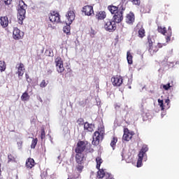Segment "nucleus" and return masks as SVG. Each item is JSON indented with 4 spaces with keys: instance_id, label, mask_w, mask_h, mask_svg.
<instances>
[{
    "instance_id": "obj_39",
    "label": "nucleus",
    "mask_w": 179,
    "mask_h": 179,
    "mask_svg": "<svg viewBox=\"0 0 179 179\" xmlns=\"http://www.w3.org/2000/svg\"><path fill=\"white\" fill-rule=\"evenodd\" d=\"M130 2H132L133 5H141V0H129Z\"/></svg>"
},
{
    "instance_id": "obj_1",
    "label": "nucleus",
    "mask_w": 179,
    "mask_h": 179,
    "mask_svg": "<svg viewBox=\"0 0 179 179\" xmlns=\"http://www.w3.org/2000/svg\"><path fill=\"white\" fill-rule=\"evenodd\" d=\"M26 9H27V5H26V3H24V1H23L22 0L20 1L17 14V18L18 20H20V24H22V23H23V20H24V18L26 17Z\"/></svg>"
},
{
    "instance_id": "obj_55",
    "label": "nucleus",
    "mask_w": 179,
    "mask_h": 179,
    "mask_svg": "<svg viewBox=\"0 0 179 179\" xmlns=\"http://www.w3.org/2000/svg\"><path fill=\"white\" fill-rule=\"evenodd\" d=\"M68 179H69V178H68Z\"/></svg>"
},
{
    "instance_id": "obj_7",
    "label": "nucleus",
    "mask_w": 179,
    "mask_h": 179,
    "mask_svg": "<svg viewBox=\"0 0 179 179\" xmlns=\"http://www.w3.org/2000/svg\"><path fill=\"white\" fill-rule=\"evenodd\" d=\"M108 10L112 15H115L120 10H125V6L123 3H120L117 7L115 6H108Z\"/></svg>"
},
{
    "instance_id": "obj_10",
    "label": "nucleus",
    "mask_w": 179,
    "mask_h": 179,
    "mask_svg": "<svg viewBox=\"0 0 179 179\" xmlns=\"http://www.w3.org/2000/svg\"><path fill=\"white\" fill-rule=\"evenodd\" d=\"M24 36L23 32L20 31L17 27L13 29V37L14 40H20Z\"/></svg>"
},
{
    "instance_id": "obj_54",
    "label": "nucleus",
    "mask_w": 179,
    "mask_h": 179,
    "mask_svg": "<svg viewBox=\"0 0 179 179\" xmlns=\"http://www.w3.org/2000/svg\"><path fill=\"white\" fill-rule=\"evenodd\" d=\"M176 64H179V62H176Z\"/></svg>"
},
{
    "instance_id": "obj_29",
    "label": "nucleus",
    "mask_w": 179,
    "mask_h": 179,
    "mask_svg": "<svg viewBox=\"0 0 179 179\" xmlns=\"http://www.w3.org/2000/svg\"><path fill=\"white\" fill-rule=\"evenodd\" d=\"M148 51L151 55H153L155 52H157V48L156 46H150L149 47Z\"/></svg>"
},
{
    "instance_id": "obj_13",
    "label": "nucleus",
    "mask_w": 179,
    "mask_h": 179,
    "mask_svg": "<svg viewBox=\"0 0 179 179\" xmlns=\"http://www.w3.org/2000/svg\"><path fill=\"white\" fill-rule=\"evenodd\" d=\"M111 82L113 86H121V85H122V78L120 76L113 77Z\"/></svg>"
},
{
    "instance_id": "obj_17",
    "label": "nucleus",
    "mask_w": 179,
    "mask_h": 179,
    "mask_svg": "<svg viewBox=\"0 0 179 179\" xmlns=\"http://www.w3.org/2000/svg\"><path fill=\"white\" fill-rule=\"evenodd\" d=\"M134 22H135V15H134V13H129L127 15L126 22L129 24H132Z\"/></svg>"
},
{
    "instance_id": "obj_35",
    "label": "nucleus",
    "mask_w": 179,
    "mask_h": 179,
    "mask_svg": "<svg viewBox=\"0 0 179 179\" xmlns=\"http://www.w3.org/2000/svg\"><path fill=\"white\" fill-rule=\"evenodd\" d=\"M45 54L48 57H54V52H52V50H51V49H47L45 51Z\"/></svg>"
},
{
    "instance_id": "obj_53",
    "label": "nucleus",
    "mask_w": 179,
    "mask_h": 179,
    "mask_svg": "<svg viewBox=\"0 0 179 179\" xmlns=\"http://www.w3.org/2000/svg\"><path fill=\"white\" fill-rule=\"evenodd\" d=\"M129 89H131V86H129Z\"/></svg>"
},
{
    "instance_id": "obj_30",
    "label": "nucleus",
    "mask_w": 179,
    "mask_h": 179,
    "mask_svg": "<svg viewBox=\"0 0 179 179\" xmlns=\"http://www.w3.org/2000/svg\"><path fill=\"white\" fill-rule=\"evenodd\" d=\"M158 31L159 33H161L162 34H163L164 36H166V33H167V31H166V27H158Z\"/></svg>"
},
{
    "instance_id": "obj_18",
    "label": "nucleus",
    "mask_w": 179,
    "mask_h": 179,
    "mask_svg": "<svg viewBox=\"0 0 179 179\" xmlns=\"http://www.w3.org/2000/svg\"><path fill=\"white\" fill-rule=\"evenodd\" d=\"M106 17L107 14L105 11H99L96 14V18L98 19V20H103Z\"/></svg>"
},
{
    "instance_id": "obj_12",
    "label": "nucleus",
    "mask_w": 179,
    "mask_h": 179,
    "mask_svg": "<svg viewBox=\"0 0 179 179\" xmlns=\"http://www.w3.org/2000/svg\"><path fill=\"white\" fill-rule=\"evenodd\" d=\"M132 136H134V132H129L128 129H124L122 137L123 141H131V139H132Z\"/></svg>"
},
{
    "instance_id": "obj_37",
    "label": "nucleus",
    "mask_w": 179,
    "mask_h": 179,
    "mask_svg": "<svg viewBox=\"0 0 179 179\" xmlns=\"http://www.w3.org/2000/svg\"><path fill=\"white\" fill-rule=\"evenodd\" d=\"M159 106L161 108V110L163 111L164 110V105L163 103V100L158 99Z\"/></svg>"
},
{
    "instance_id": "obj_45",
    "label": "nucleus",
    "mask_w": 179,
    "mask_h": 179,
    "mask_svg": "<svg viewBox=\"0 0 179 179\" xmlns=\"http://www.w3.org/2000/svg\"><path fill=\"white\" fill-rule=\"evenodd\" d=\"M17 145L18 146V149H21L22 148V141L17 142Z\"/></svg>"
},
{
    "instance_id": "obj_26",
    "label": "nucleus",
    "mask_w": 179,
    "mask_h": 179,
    "mask_svg": "<svg viewBox=\"0 0 179 179\" xmlns=\"http://www.w3.org/2000/svg\"><path fill=\"white\" fill-rule=\"evenodd\" d=\"M171 34H172L171 27H169L167 36L166 37V43H169V41H170L171 38Z\"/></svg>"
},
{
    "instance_id": "obj_31",
    "label": "nucleus",
    "mask_w": 179,
    "mask_h": 179,
    "mask_svg": "<svg viewBox=\"0 0 179 179\" xmlns=\"http://www.w3.org/2000/svg\"><path fill=\"white\" fill-rule=\"evenodd\" d=\"M21 100H22V101H27V100H29V94L26 92H24L21 96Z\"/></svg>"
},
{
    "instance_id": "obj_21",
    "label": "nucleus",
    "mask_w": 179,
    "mask_h": 179,
    "mask_svg": "<svg viewBox=\"0 0 179 179\" xmlns=\"http://www.w3.org/2000/svg\"><path fill=\"white\" fill-rule=\"evenodd\" d=\"M97 174H98L97 176L98 178H104V177L107 178L108 177L107 174H110V173H106V171H104V169H99Z\"/></svg>"
},
{
    "instance_id": "obj_14",
    "label": "nucleus",
    "mask_w": 179,
    "mask_h": 179,
    "mask_svg": "<svg viewBox=\"0 0 179 179\" xmlns=\"http://www.w3.org/2000/svg\"><path fill=\"white\" fill-rule=\"evenodd\" d=\"M84 166L83 164H78L76 166V171H78L77 174H76L74 176V178H79L80 176V173H82V171H83V169H84Z\"/></svg>"
},
{
    "instance_id": "obj_23",
    "label": "nucleus",
    "mask_w": 179,
    "mask_h": 179,
    "mask_svg": "<svg viewBox=\"0 0 179 179\" xmlns=\"http://www.w3.org/2000/svg\"><path fill=\"white\" fill-rule=\"evenodd\" d=\"M1 25L3 26V27H6L9 23V21L8 20V17H1Z\"/></svg>"
},
{
    "instance_id": "obj_4",
    "label": "nucleus",
    "mask_w": 179,
    "mask_h": 179,
    "mask_svg": "<svg viewBox=\"0 0 179 179\" xmlns=\"http://www.w3.org/2000/svg\"><path fill=\"white\" fill-rule=\"evenodd\" d=\"M90 146V144L87 141H79L76 148V153H82L85 152Z\"/></svg>"
},
{
    "instance_id": "obj_46",
    "label": "nucleus",
    "mask_w": 179,
    "mask_h": 179,
    "mask_svg": "<svg viewBox=\"0 0 179 179\" xmlns=\"http://www.w3.org/2000/svg\"><path fill=\"white\" fill-rule=\"evenodd\" d=\"M106 176H108V177L106 178V179H114V178H113V175L111 174H106Z\"/></svg>"
},
{
    "instance_id": "obj_2",
    "label": "nucleus",
    "mask_w": 179,
    "mask_h": 179,
    "mask_svg": "<svg viewBox=\"0 0 179 179\" xmlns=\"http://www.w3.org/2000/svg\"><path fill=\"white\" fill-rule=\"evenodd\" d=\"M104 137V130L101 129L94 132L93 136L92 145L97 146L100 143V141H103Z\"/></svg>"
},
{
    "instance_id": "obj_8",
    "label": "nucleus",
    "mask_w": 179,
    "mask_h": 179,
    "mask_svg": "<svg viewBox=\"0 0 179 179\" xmlns=\"http://www.w3.org/2000/svg\"><path fill=\"white\" fill-rule=\"evenodd\" d=\"M49 19L52 22V23H60L61 18L59 17V13L52 11L49 15Z\"/></svg>"
},
{
    "instance_id": "obj_41",
    "label": "nucleus",
    "mask_w": 179,
    "mask_h": 179,
    "mask_svg": "<svg viewBox=\"0 0 179 179\" xmlns=\"http://www.w3.org/2000/svg\"><path fill=\"white\" fill-rule=\"evenodd\" d=\"M170 87H171V85H170V83L163 85V89H164V90H169Z\"/></svg>"
},
{
    "instance_id": "obj_33",
    "label": "nucleus",
    "mask_w": 179,
    "mask_h": 179,
    "mask_svg": "<svg viewBox=\"0 0 179 179\" xmlns=\"http://www.w3.org/2000/svg\"><path fill=\"white\" fill-rule=\"evenodd\" d=\"M138 36L141 38H143V37H145V29L143 28H141L138 30Z\"/></svg>"
},
{
    "instance_id": "obj_40",
    "label": "nucleus",
    "mask_w": 179,
    "mask_h": 179,
    "mask_svg": "<svg viewBox=\"0 0 179 179\" xmlns=\"http://www.w3.org/2000/svg\"><path fill=\"white\" fill-rule=\"evenodd\" d=\"M44 138H45V130H44V128H42L41 133V138L44 139Z\"/></svg>"
},
{
    "instance_id": "obj_47",
    "label": "nucleus",
    "mask_w": 179,
    "mask_h": 179,
    "mask_svg": "<svg viewBox=\"0 0 179 179\" xmlns=\"http://www.w3.org/2000/svg\"><path fill=\"white\" fill-rule=\"evenodd\" d=\"M48 75H51V73H52V71L51 69L48 70L47 72Z\"/></svg>"
},
{
    "instance_id": "obj_20",
    "label": "nucleus",
    "mask_w": 179,
    "mask_h": 179,
    "mask_svg": "<svg viewBox=\"0 0 179 179\" xmlns=\"http://www.w3.org/2000/svg\"><path fill=\"white\" fill-rule=\"evenodd\" d=\"M84 129L88 132H93L94 131V125L86 122L84 124Z\"/></svg>"
},
{
    "instance_id": "obj_42",
    "label": "nucleus",
    "mask_w": 179,
    "mask_h": 179,
    "mask_svg": "<svg viewBox=\"0 0 179 179\" xmlns=\"http://www.w3.org/2000/svg\"><path fill=\"white\" fill-rule=\"evenodd\" d=\"M148 44H149V47H152V46H153V42L152 41V39L150 38H149L148 37Z\"/></svg>"
},
{
    "instance_id": "obj_48",
    "label": "nucleus",
    "mask_w": 179,
    "mask_h": 179,
    "mask_svg": "<svg viewBox=\"0 0 179 179\" xmlns=\"http://www.w3.org/2000/svg\"><path fill=\"white\" fill-rule=\"evenodd\" d=\"M38 100H39V101H41V103H43V99H41V97L38 96Z\"/></svg>"
},
{
    "instance_id": "obj_11",
    "label": "nucleus",
    "mask_w": 179,
    "mask_h": 179,
    "mask_svg": "<svg viewBox=\"0 0 179 179\" xmlns=\"http://www.w3.org/2000/svg\"><path fill=\"white\" fill-rule=\"evenodd\" d=\"M66 17L69 24H72V22L75 20V12L73 10H69L66 14Z\"/></svg>"
},
{
    "instance_id": "obj_51",
    "label": "nucleus",
    "mask_w": 179,
    "mask_h": 179,
    "mask_svg": "<svg viewBox=\"0 0 179 179\" xmlns=\"http://www.w3.org/2000/svg\"><path fill=\"white\" fill-rule=\"evenodd\" d=\"M26 79H27V80L29 79V76L27 75V74H26Z\"/></svg>"
},
{
    "instance_id": "obj_22",
    "label": "nucleus",
    "mask_w": 179,
    "mask_h": 179,
    "mask_svg": "<svg viewBox=\"0 0 179 179\" xmlns=\"http://www.w3.org/2000/svg\"><path fill=\"white\" fill-rule=\"evenodd\" d=\"M27 169H33L34 167V159L29 158L26 162Z\"/></svg>"
},
{
    "instance_id": "obj_28",
    "label": "nucleus",
    "mask_w": 179,
    "mask_h": 179,
    "mask_svg": "<svg viewBox=\"0 0 179 179\" xmlns=\"http://www.w3.org/2000/svg\"><path fill=\"white\" fill-rule=\"evenodd\" d=\"M117 142H118V138H117V137H113L110 142V146L111 148H113V150L115 148V145L117 144Z\"/></svg>"
},
{
    "instance_id": "obj_9",
    "label": "nucleus",
    "mask_w": 179,
    "mask_h": 179,
    "mask_svg": "<svg viewBox=\"0 0 179 179\" xmlns=\"http://www.w3.org/2000/svg\"><path fill=\"white\" fill-rule=\"evenodd\" d=\"M124 13V10H120L119 12L116 13L113 15V22L115 23H121L122 20H124V17L122 16V14Z\"/></svg>"
},
{
    "instance_id": "obj_50",
    "label": "nucleus",
    "mask_w": 179,
    "mask_h": 179,
    "mask_svg": "<svg viewBox=\"0 0 179 179\" xmlns=\"http://www.w3.org/2000/svg\"><path fill=\"white\" fill-rule=\"evenodd\" d=\"M164 115H166V113H162V114H161L162 118H163V117H164Z\"/></svg>"
},
{
    "instance_id": "obj_32",
    "label": "nucleus",
    "mask_w": 179,
    "mask_h": 179,
    "mask_svg": "<svg viewBox=\"0 0 179 179\" xmlns=\"http://www.w3.org/2000/svg\"><path fill=\"white\" fill-rule=\"evenodd\" d=\"M6 69V66L5 65V62L0 61V72H3Z\"/></svg>"
},
{
    "instance_id": "obj_5",
    "label": "nucleus",
    "mask_w": 179,
    "mask_h": 179,
    "mask_svg": "<svg viewBox=\"0 0 179 179\" xmlns=\"http://www.w3.org/2000/svg\"><path fill=\"white\" fill-rule=\"evenodd\" d=\"M104 29L107 31H114V30L117 29L115 22L114 21H111L110 20H106L104 22Z\"/></svg>"
},
{
    "instance_id": "obj_16",
    "label": "nucleus",
    "mask_w": 179,
    "mask_h": 179,
    "mask_svg": "<svg viewBox=\"0 0 179 179\" xmlns=\"http://www.w3.org/2000/svg\"><path fill=\"white\" fill-rule=\"evenodd\" d=\"M17 72L19 78L23 76L24 75V64L23 63H20V64L17 65Z\"/></svg>"
},
{
    "instance_id": "obj_19",
    "label": "nucleus",
    "mask_w": 179,
    "mask_h": 179,
    "mask_svg": "<svg viewBox=\"0 0 179 179\" xmlns=\"http://www.w3.org/2000/svg\"><path fill=\"white\" fill-rule=\"evenodd\" d=\"M83 154L77 153L76 155V162L78 164H83Z\"/></svg>"
},
{
    "instance_id": "obj_24",
    "label": "nucleus",
    "mask_w": 179,
    "mask_h": 179,
    "mask_svg": "<svg viewBox=\"0 0 179 179\" xmlns=\"http://www.w3.org/2000/svg\"><path fill=\"white\" fill-rule=\"evenodd\" d=\"M63 31L66 33V34H71V24H69V22L66 23V26L63 28Z\"/></svg>"
},
{
    "instance_id": "obj_25",
    "label": "nucleus",
    "mask_w": 179,
    "mask_h": 179,
    "mask_svg": "<svg viewBox=\"0 0 179 179\" xmlns=\"http://www.w3.org/2000/svg\"><path fill=\"white\" fill-rule=\"evenodd\" d=\"M127 59L129 65H132L133 61H132V55L129 51L127 53Z\"/></svg>"
},
{
    "instance_id": "obj_36",
    "label": "nucleus",
    "mask_w": 179,
    "mask_h": 179,
    "mask_svg": "<svg viewBox=\"0 0 179 179\" xmlns=\"http://www.w3.org/2000/svg\"><path fill=\"white\" fill-rule=\"evenodd\" d=\"M48 85V81H45V80H43L40 84V87H47Z\"/></svg>"
},
{
    "instance_id": "obj_52",
    "label": "nucleus",
    "mask_w": 179,
    "mask_h": 179,
    "mask_svg": "<svg viewBox=\"0 0 179 179\" xmlns=\"http://www.w3.org/2000/svg\"><path fill=\"white\" fill-rule=\"evenodd\" d=\"M61 157V156H58L57 159H59Z\"/></svg>"
},
{
    "instance_id": "obj_6",
    "label": "nucleus",
    "mask_w": 179,
    "mask_h": 179,
    "mask_svg": "<svg viewBox=\"0 0 179 179\" xmlns=\"http://www.w3.org/2000/svg\"><path fill=\"white\" fill-rule=\"evenodd\" d=\"M56 64V69L59 73H62L65 71V68L64 67V61L59 57H57L55 60Z\"/></svg>"
},
{
    "instance_id": "obj_38",
    "label": "nucleus",
    "mask_w": 179,
    "mask_h": 179,
    "mask_svg": "<svg viewBox=\"0 0 179 179\" xmlns=\"http://www.w3.org/2000/svg\"><path fill=\"white\" fill-rule=\"evenodd\" d=\"M8 163H10V162L12 163H13V162H15V159L13 157V156H12V155H9L8 156Z\"/></svg>"
},
{
    "instance_id": "obj_34",
    "label": "nucleus",
    "mask_w": 179,
    "mask_h": 179,
    "mask_svg": "<svg viewBox=\"0 0 179 179\" xmlns=\"http://www.w3.org/2000/svg\"><path fill=\"white\" fill-rule=\"evenodd\" d=\"M37 142H38V140L37 138H34L32 140L31 148V149H34L36 148V145H37Z\"/></svg>"
},
{
    "instance_id": "obj_3",
    "label": "nucleus",
    "mask_w": 179,
    "mask_h": 179,
    "mask_svg": "<svg viewBox=\"0 0 179 179\" xmlns=\"http://www.w3.org/2000/svg\"><path fill=\"white\" fill-rule=\"evenodd\" d=\"M148 150H149L148 145H143L138 155V159L137 161V167H142V160H143V157L146 156V152H148Z\"/></svg>"
},
{
    "instance_id": "obj_43",
    "label": "nucleus",
    "mask_w": 179,
    "mask_h": 179,
    "mask_svg": "<svg viewBox=\"0 0 179 179\" xmlns=\"http://www.w3.org/2000/svg\"><path fill=\"white\" fill-rule=\"evenodd\" d=\"M78 124H83V118H80L77 121Z\"/></svg>"
},
{
    "instance_id": "obj_15",
    "label": "nucleus",
    "mask_w": 179,
    "mask_h": 179,
    "mask_svg": "<svg viewBox=\"0 0 179 179\" xmlns=\"http://www.w3.org/2000/svg\"><path fill=\"white\" fill-rule=\"evenodd\" d=\"M83 12L85 13L86 16H91L93 11V6H85L83 8Z\"/></svg>"
},
{
    "instance_id": "obj_27",
    "label": "nucleus",
    "mask_w": 179,
    "mask_h": 179,
    "mask_svg": "<svg viewBox=\"0 0 179 179\" xmlns=\"http://www.w3.org/2000/svg\"><path fill=\"white\" fill-rule=\"evenodd\" d=\"M96 169L98 170H100V166H101V163H103V159L100 157H97L96 158Z\"/></svg>"
},
{
    "instance_id": "obj_44",
    "label": "nucleus",
    "mask_w": 179,
    "mask_h": 179,
    "mask_svg": "<svg viewBox=\"0 0 179 179\" xmlns=\"http://www.w3.org/2000/svg\"><path fill=\"white\" fill-rule=\"evenodd\" d=\"M10 2H12V0H4L6 5H10Z\"/></svg>"
},
{
    "instance_id": "obj_49",
    "label": "nucleus",
    "mask_w": 179,
    "mask_h": 179,
    "mask_svg": "<svg viewBox=\"0 0 179 179\" xmlns=\"http://www.w3.org/2000/svg\"><path fill=\"white\" fill-rule=\"evenodd\" d=\"M165 103H166L167 104H169V103H170V99H166L165 100Z\"/></svg>"
}]
</instances>
